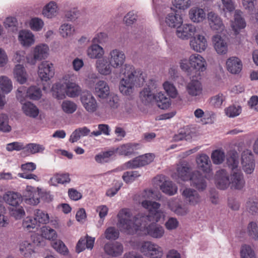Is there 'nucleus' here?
<instances>
[{
	"mask_svg": "<svg viewBox=\"0 0 258 258\" xmlns=\"http://www.w3.org/2000/svg\"><path fill=\"white\" fill-rule=\"evenodd\" d=\"M117 226L121 231L148 235L156 239H160L165 234V229L162 226L156 223L148 225V216H144L142 214L133 216L128 209H121L117 214Z\"/></svg>",
	"mask_w": 258,
	"mask_h": 258,
	"instance_id": "nucleus-1",
	"label": "nucleus"
},
{
	"mask_svg": "<svg viewBox=\"0 0 258 258\" xmlns=\"http://www.w3.org/2000/svg\"><path fill=\"white\" fill-rule=\"evenodd\" d=\"M77 75L73 72H69L64 74L62 78V84L55 83L52 90L53 96L58 100L64 99L67 96L74 98L78 97L82 89L76 82Z\"/></svg>",
	"mask_w": 258,
	"mask_h": 258,
	"instance_id": "nucleus-2",
	"label": "nucleus"
},
{
	"mask_svg": "<svg viewBox=\"0 0 258 258\" xmlns=\"http://www.w3.org/2000/svg\"><path fill=\"white\" fill-rule=\"evenodd\" d=\"M143 80L141 72L136 69L131 65H125L123 76L121 79L119 90L120 92L125 95H128L132 93L133 88L137 81L139 82Z\"/></svg>",
	"mask_w": 258,
	"mask_h": 258,
	"instance_id": "nucleus-3",
	"label": "nucleus"
},
{
	"mask_svg": "<svg viewBox=\"0 0 258 258\" xmlns=\"http://www.w3.org/2000/svg\"><path fill=\"white\" fill-rule=\"evenodd\" d=\"M152 191L145 190L140 196V202L142 207L148 210L149 212L150 215H148L149 219L147 220V222L151 221V218H152L156 222H158L161 219H164L165 214L164 211L159 209L161 206L159 203L148 200L152 198ZM143 216H146L145 215Z\"/></svg>",
	"mask_w": 258,
	"mask_h": 258,
	"instance_id": "nucleus-4",
	"label": "nucleus"
},
{
	"mask_svg": "<svg viewBox=\"0 0 258 258\" xmlns=\"http://www.w3.org/2000/svg\"><path fill=\"white\" fill-rule=\"evenodd\" d=\"M137 249L144 255L151 258H161L163 254L162 248L150 241L140 242L137 245Z\"/></svg>",
	"mask_w": 258,
	"mask_h": 258,
	"instance_id": "nucleus-5",
	"label": "nucleus"
},
{
	"mask_svg": "<svg viewBox=\"0 0 258 258\" xmlns=\"http://www.w3.org/2000/svg\"><path fill=\"white\" fill-rule=\"evenodd\" d=\"M49 54V47L45 43H40L31 49L30 54L26 57V61L31 65H35L37 61H41L47 58Z\"/></svg>",
	"mask_w": 258,
	"mask_h": 258,
	"instance_id": "nucleus-6",
	"label": "nucleus"
},
{
	"mask_svg": "<svg viewBox=\"0 0 258 258\" xmlns=\"http://www.w3.org/2000/svg\"><path fill=\"white\" fill-rule=\"evenodd\" d=\"M42 192V188L27 185L23 193L22 200L25 204L31 206H36L40 202L39 195Z\"/></svg>",
	"mask_w": 258,
	"mask_h": 258,
	"instance_id": "nucleus-7",
	"label": "nucleus"
},
{
	"mask_svg": "<svg viewBox=\"0 0 258 258\" xmlns=\"http://www.w3.org/2000/svg\"><path fill=\"white\" fill-rule=\"evenodd\" d=\"M241 165L243 171L246 174H252L255 169V160L252 152L248 149L241 153Z\"/></svg>",
	"mask_w": 258,
	"mask_h": 258,
	"instance_id": "nucleus-8",
	"label": "nucleus"
},
{
	"mask_svg": "<svg viewBox=\"0 0 258 258\" xmlns=\"http://www.w3.org/2000/svg\"><path fill=\"white\" fill-rule=\"evenodd\" d=\"M187 94L195 100L201 99L204 95V88L201 82L197 79L191 80L186 85Z\"/></svg>",
	"mask_w": 258,
	"mask_h": 258,
	"instance_id": "nucleus-9",
	"label": "nucleus"
},
{
	"mask_svg": "<svg viewBox=\"0 0 258 258\" xmlns=\"http://www.w3.org/2000/svg\"><path fill=\"white\" fill-rule=\"evenodd\" d=\"M16 96L20 102H22L26 97L32 100H37L41 96V91L34 86L30 87L27 91L24 87H21L17 90Z\"/></svg>",
	"mask_w": 258,
	"mask_h": 258,
	"instance_id": "nucleus-10",
	"label": "nucleus"
},
{
	"mask_svg": "<svg viewBox=\"0 0 258 258\" xmlns=\"http://www.w3.org/2000/svg\"><path fill=\"white\" fill-rule=\"evenodd\" d=\"M190 67L196 73V76L200 77L202 73L207 69V62L206 59L200 54L194 53L189 56Z\"/></svg>",
	"mask_w": 258,
	"mask_h": 258,
	"instance_id": "nucleus-11",
	"label": "nucleus"
},
{
	"mask_svg": "<svg viewBox=\"0 0 258 258\" xmlns=\"http://www.w3.org/2000/svg\"><path fill=\"white\" fill-rule=\"evenodd\" d=\"M212 44L216 53L220 55H225L228 52V41L224 36L217 34L212 36Z\"/></svg>",
	"mask_w": 258,
	"mask_h": 258,
	"instance_id": "nucleus-12",
	"label": "nucleus"
},
{
	"mask_svg": "<svg viewBox=\"0 0 258 258\" xmlns=\"http://www.w3.org/2000/svg\"><path fill=\"white\" fill-rule=\"evenodd\" d=\"M37 73L42 81L47 82L54 75V68L52 63L48 61H43L38 66Z\"/></svg>",
	"mask_w": 258,
	"mask_h": 258,
	"instance_id": "nucleus-13",
	"label": "nucleus"
},
{
	"mask_svg": "<svg viewBox=\"0 0 258 258\" xmlns=\"http://www.w3.org/2000/svg\"><path fill=\"white\" fill-rule=\"evenodd\" d=\"M189 45L192 50L198 53L205 51L208 46L207 39L203 34L194 35L190 39Z\"/></svg>",
	"mask_w": 258,
	"mask_h": 258,
	"instance_id": "nucleus-14",
	"label": "nucleus"
},
{
	"mask_svg": "<svg viewBox=\"0 0 258 258\" xmlns=\"http://www.w3.org/2000/svg\"><path fill=\"white\" fill-rule=\"evenodd\" d=\"M113 69L121 68L125 61V55L123 51L118 48L110 50L107 57Z\"/></svg>",
	"mask_w": 258,
	"mask_h": 258,
	"instance_id": "nucleus-15",
	"label": "nucleus"
},
{
	"mask_svg": "<svg viewBox=\"0 0 258 258\" xmlns=\"http://www.w3.org/2000/svg\"><path fill=\"white\" fill-rule=\"evenodd\" d=\"M197 32V27L191 23L182 24L176 30V36L182 40H187L195 35Z\"/></svg>",
	"mask_w": 258,
	"mask_h": 258,
	"instance_id": "nucleus-16",
	"label": "nucleus"
},
{
	"mask_svg": "<svg viewBox=\"0 0 258 258\" xmlns=\"http://www.w3.org/2000/svg\"><path fill=\"white\" fill-rule=\"evenodd\" d=\"M215 183L216 186L221 189H225L230 185V179L228 172L223 169H220L216 172Z\"/></svg>",
	"mask_w": 258,
	"mask_h": 258,
	"instance_id": "nucleus-17",
	"label": "nucleus"
},
{
	"mask_svg": "<svg viewBox=\"0 0 258 258\" xmlns=\"http://www.w3.org/2000/svg\"><path fill=\"white\" fill-rule=\"evenodd\" d=\"M95 67L98 73L102 76H108L112 74L113 66L106 56L97 59Z\"/></svg>",
	"mask_w": 258,
	"mask_h": 258,
	"instance_id": "nucleus-18",
	"label": "nucleus"
},
{
	"mask_svg": "<svg viewBox=\"0 0 258 258\" xmlns=\"http://www.w3.org/2000/svg\"><path fill=\"white\" fill-rule=\"evenodd\" d=\"M190 167L187 162L181 163L177 165L175 171L172 174L173 179L179 181H187L189 180L191 174H189Z\"/></svg>",
	"mask_w": 258,
	"mask_h": 258,
	"instance_id": "nucleus-19",
	"label": "nucleus"
},
{
	"mask_svg": "<svg viewBox=\"0 0 258 258\" xmlns=\"http://www.w3.org/2000/svg\"><path fill=\"white\" fill-rule=\"evenodd\" d=\"M81 101L83 107L88 112L93 113L98 108L97 102L90 92L84 93L81 97Z\"/></svg>",
	"mask_w": 258,
	"mask_h": 258,
	"instance_id": "nucleus-20",
	"label": "nucleus"
},
{
	"mask_svg": "<svg viewBox=\"0 0 258 258\" xmlns=\"http://www.w3.org/2000/svg\"><path fill=\"white\" fill-rule=\"evenodd\" d=\"M230 26L236 34H238L242 29L245 28L246 23L240 10L234 11L233 18L230 21Z\"/></svg>",
	"mask_w": 258,
	"mask_h": 258,
	"instance_id": "nucleus-21",
	"label": "nucleus"
},
{
	"mask_svg": "<svg viewBox=\"0 0 258 258\" xmlns=\"http://www.w3.org/2000/svg\"><path fill=\"white\" fill-rule=\"evenodd\" d=\"M18 40L24 47H29L33 45L36 41L34 34L29 30H20L18 35Z\"/></svg>",
	"mask_w": 258,
	"mask_h": 258,
	"instance_id": "nucleus-22",
	"label": "nucleus"
},
{
	"mask_svg": "<svg viewBox=\"0 0 258 258\" xmlns=\"http://www.w3.org/2000/svg\"><path fill=\"white\" fill-rule=\"evenodd\" d=\"M94 93L100 99L104 100L108 98L111 93L107 83L104 80L98 81L95 85Z\"/></svg>",
	"mask_w": 258,
	"mask_h": 258,
	"instance_id": "nucleus-23",
	"label": "nucleus"
},
{
	"mask_svg": "<svg viewBox=\"0 0 258 258\" xmlns=\"http://www.w3.org/2000/svg\"><path fill=\"white\" fill-rule=\"evenodd\" d=\"M190 185L195 187L199 191H204L207 186L205 177L198 171H195L191 174L189 180Z\"/></svg>",
	"mask_w": 258,
	"mask_h": 258,
	"instance_id": "nucleus-24",
	"label": "nucleus"
},
{
	"mask_svg": "<svg viewBox=\"0 0 258 258\" xmlns=\"http://www.w3.org/2000/svg\"><path fill=\"white\" fill-rule=\"evenodd\" d=\"M225 64L228 72L234 75L239 74L243 67L241 60L236 56H231L228 58Z\"/></svg>",
	"mask_w": 258,
	"mask_h": 258,
	"instance_id": "nucleus-25",
	"label": "nucleus"
},
{
	"mask_svg": "<svg viewBox=\"0 0 258 258\" xmlns=\"http://www.w3.org/2000/svg\"><path fill=\"white\" fill-rule=\"evenodd\" d=\"M59 8L54 1H50L42 8L41 14L45 18L52 19L56 17L59 14Z\"/></svg>",
	"mask_w": 258,
	"mask_h": 258,
	"instance_id": "nucleus-26",
	"label": "nucleus"
},
{
	"mask_svg": "<svg viewBox=\"0 0 258 258\" xmlns=\"http://www.w3.org/2000/svg\"><path fill=\"white\" fill-rule=\"evenodd\" d=\"M189 20L193 23H202L206 18V13L204 9L195 6L189 9L188 13Z\"/></svg>",
	"mask_w": 258,
	"mask_h": 258,
	"instance_id": "nucleus-27",
	"label": "nucleus"
},
{
	"mask_svg": "<svg viewBox=\"0 0 258 258\" xmlns=\"http://www.w3.org/2000/svg\"><path fill=\"white\" fill-rule=\"evenodd\" d=\"M207 18L209 26L212 30L222 31L224 30L222 20L217 14L210 12L207 14Z\"/></svg>",
	"mask_w": 258,
	"mask_h": 258,
	"instance_id": "nucleus-28",
	"label": "nucleus"
},
{
	"mask_svg": "<svg viewBox=\"0 0 258 258\" xmlns=\"http://www.w3.org/2000/svg\"><path fill=\"white\" fill-rule=\"evenodd\" d=\"M197 167L204 173L212 171V165L209 156L205 154L198 155L196 159Z\"/></svg>",
	"mask_w": 258,
	"mask_h": 258,
	"instance_id": "nucleus-29",
	"label": "nucleus"
},
{
	"mask_svg": "<svg viewBox=\"0 0 258 258\" xmlns=\"http://www.w3.org/2000/svg\"><path fill=\"white\" fill-rule=\"evenodd\" d=\"M166 25L171 28H175L176 30L181 26L183 23V18L181 15L176 12H172L167 14L165 18Z\"/></svg>",
	"mask_w": 258,
	"mask_h": 258,
	"instance_id": "nucleus-30",
	"label": "nucleus"
},
{
	"mask_svg": "<svg viewBox=\"0 0 258 258\" xmlns=\"http://www.w3.org/2000/svg\"><path fill=\"white\" fill-rule=\"evenodd\" d=\"M182 196L189 205L196 206L201 202V198L198 191L190 188H186L183 190Z\"/></svg>",
	"mask_w": 258,
	"mask_h": 258,
	"instance_id": "nucleus-31",
	"label": "nucleus"
},
{
	"mask_svg": "<svg viewBox=\"0 0 258 258\" xmlns=\"http://www.w3.org/2000/svg\"><path fill=\"white\" fill-rule=\"evenodd\" d=\"M243 174L240 170L233 171L230 176V185L236 189H241L245 186Z\"/></svg>",
	"mask_w": 258,
	"mask_h": 258,
	"instance_id": "nucleus-32",
	"label": "nucleus"
},
{
	"mask_svg": "<svg viewBox=\"0 0 258 258\" xmlns=\"http://www.w3.org/2000/svg\"><path fill=\"white\" fill-rule=\"evenodd\" d=\"M5 202L11 207L18 206L22 200V195L14 191H8L3 196Z\"/></svg>",
	"mask_w": 258,
	"mask_h": 258,
	"instance_id": "nucleus-33",
	"label": "nucleus"
},
{
	"mask_svg": "<svg viewBox=\"0 0 258 258\" xmlns=\"http://www.w3.org/2000/svg\"><path fill=\"white\" fill-rule=\"evenodd\" d=\"M19 250L20 254L25 258H30L35 252L34 244L26 240H22L19 242Z\"/></svg>",
	"mask_w": 258,
	"mask_h": 258,
	"instance_id": "nucleus-34",
	"label": "nucleus"
},
{
	"mask_svg": "<svg viewBox=\"0 0 258 258\" xmlns=\"http://www.w3.org/2000/svg\"><path fill=\"white\" fill-rule=\"evenodd\" d=\"M167 206L171 211L179 216L185 215L189 211L187 206L179 204L176 199H172L169 200Z\"/></svg>",
	"mask_w": 258,
	"mask_h": 258,
	"instance_id": "nucleus-35",
	"label": "nucleus"
},
{
	"mask_svg": "<svg viewBox=\"0 0 258 258\" xmlns=\"http://www.w3.org/2000/svg\"><path fill=\"white\" fill-rule=\"evenodd\" d=\"M140 148V146L138 144L127 143L118 146L116 151L120 155L129 156L133 155Z\"/></svg>",
	"mask_w": 258,
	"mask_h": 258,
	"instance_id": "nucleus-36",
	"label": "nucleus"
},
{
	"mask_svg": "<svg viewBox=\"0 0 258 258\" xmlns=\"http://www.w3.org/2000/svg\"><path fill=\"white\" fill-rule=\"evenodd\" d=\"M86 53L88 57L90 59H99L103 57L105 54V50L104 49L98 44L93 43L87 48Z\"/></svg>",
	"mask_w": 258,
	"mask_h": 258,
	"instance_id": "nucleus-37",
	"label": "nucleus"
},
{
	"mask_svg": "<svg viewBox=\"0 0 258 258\" xmlns=\"http://www.w3.org/2000/svg\"><path fill=\"white\" fill-rule=\"evenodd\" d=\"M104 249L107 254L116 257L121 254L123 252V246L117 242H108L105 244Z\"/></svg>",
	"mask_w": 258,
	"mask_h": 258,
	"instance_id": "nucleus-38",
	"label": "nucleus"
},
{
	"mask_svg": "<svg viewBox=\"0 0 258 258\" xmlns=\"http://www.w3.org/2000/svg\"><path fill=\"white\" fill-rule=\"evenodd\" d=\"M95 240L94 237L88 235L85 238H81L77 244L76 251L80 253L85 249L86 248L92 249L94 246Z\"/></svg>",
	"mask_w": 258,
	"mask_h": 258,
	"instance_id": "nucleus-39",
	"label": "nucleus"
},
{
	"mask_svg": "<svg viewBox=\"0 0 258 258\" xmlns=\"http://www.w3.org/2000/svg\"><path fill=\"white\" fill-rule=\"evenodd\" d=\"M144 162L143 155H142L126 162L115 170H119L121 171L127 169L136 168L143 166L146 165V164H144Z\"/></svg>",
	"mask_w": 258,
	"mask_h": 258,
	"instance_id": "nucleus-40",
	"label": "nucleus"
},
{
	"mask_svg": "<svg viewBox=\"0 0 258 258\" xmlns=\"http://www.w3.org/2000/svg\"><path fill=\"white\" fill-rule=\"evenodd\" d=\"M14 76L16 81L20 84H23L26 82L28 74L22 64H17L14 69Z\"/></svg>",
	"mask_w": 258,
	"mask_h": 258,
	"instance_id": "nucleus-41",
	"label": "nucleus"
},
{
	"mask_svg": "<svg viewBox=\"0 0 258 258\" xmlns=\"http://www.w3.org/2000/svg\"><path fill=\"white\" fill-rule=\"evenodd\" d=\"M22 109L26 116L32 118H36L39 113V110L37 107L30 102L23 103Z\"/></svg>",
	"mask_w": 258,
	"mask_h": 258,
	"instance_id": "nucleus-42",
	"label": "nucleus"
},
{
	"mask_svg": "<svg viewBox=\"0 0 258 258\" xmlns=\"http://www.w3.org/2000/svg\"><path fill=\"white\" fill-rule=\"evenodd\" d=\"M157 105L162 109H166L170 105V99L167 97L162 92H158L155 95V99Z\"/></svg>",
	"mask_w": 258,
	"mask_h": 258,
	"instance_id": "nucleus-43",
	"label": "nucleus"
},
{
	"mask_svg": "<svg viewBox=\"0 0 258 258\" xmlns=\"http://www.w3.org/2000/svg\"><path fill=\"white\" fill-rule=\"evenodd\" d=\"M160 187L164 193L169 196L175 195L177 192L178 189L177 186L169 180H164L160 185Z\"/></svg>",
	"mask_w": 258,
	"mask_h": 258,
	"instance_id": "nucleus-44",
	"label": "nucleus"
},
{
	"mask_svg": "<svg viewBox=\"0 0 258 258\" xmlns=\"http://www.w3.org/2000/svg\"><path fill=\"white\" fill-rule=\"evenodd\" d=\"M34 217L38 226H39L40 224H46L49 222L48 214L45 212L39 209H36L34 211Z\"/></svg>",
	"mask_w": 258,
	"mask_h": 258,
	"instance_id": "nucleus-45",
	"label": "nucleus"
},
{
	"mask_svg": "<svg viewBox=\"0 0 258 258\" xmlns=\"http://www.w3.org/2000/svg\"><path fill=\"white\" fill-rule=\"evenodd\" d=\"M70 181L69 174H56L50 179L49 183L51 185L56 186L57 184L68 183Z\"/></svg>",
	"mask_w": 258,
	"mask_h": 258,
	"instance_id": "nucleus-46",
	"label": "nucleus"
},
{
	"mask_svg": "<svg viewBox=\"0 0 258 258\" xmlns=\"http://www.w3.org/2000/svg\"><path fill=\"white\" fill-rule=\"evenodd\" d=\"M75 29L74 26L68 23L61 25L59 28V34L64 38L71 37L75 33Z\"/></svg>",
	"mask_w": 258,
	"mask_h": 258,
	"instance_id": "nucleus-47",
	"label": "nucleus"
},
{
	"mask_svg": "<svg viewBox=\"0 0 258 258\" xmlns=\"http://www.w3.org/2000/svg\"><path fill=\"white\" fill-rule=\"evenodd\" d=\"M0 89L4 93H9L13 89L11 80L6 76H0Z\"/></svg>",
	"mask_w": 258,
	"mask_h": 258,
	"instance_id": "nucleus-48",
	"label": "nucleus"
},
{
	"mask_svg": "<svg viewBox=\"0 0 258 258\" xmlns=\"http://www.w3.org/2000/svg\"><path fill=\"white\" fill-rule=\"evenodd\" d=\"M163 89L167 95L172 98H176L178 96V91L175 86L171 82L166 81L162 84Z\"/></svg>",
	"mask_w": 258,
	"mask_h": 258,
	"instance_id": "nucleus-49",
	"label": "nucleus"
},
{
	"mask_svg": "<svg viewBox=\"0 0 258 258\" xmlns=\"http://www.w3.org/2000/svg\"><path fill=\"white\" fill-rule=\"evenodd\" d=\"M44 26L43 20L39 17L32 18L29 22V27L33 31H40Z\"/></svg>",
	"mask_w": 258,
	"mask_h": 258,
	"instance_id": "nucleus-50",
	"label": "nucleus"
},
{
	"mask_svg": "<svg viewBox=\"0 0 258 258\" xmlns=\"http://www.w3.org/2000/svg\"><path fill=\"white\" fill-rule=\"evenodd\" d=\"M77 104L73 101L66 100L62 102L61 108L62 110L67 114H72L77 109Z\"/></svg>",
	"mask_w": 258,
	"mask_h": 258,
	"instance_id": "nucleus-51",
	"label": "nucleus"
},
{
	"mask_svg": "<svg viewBox=\"0 0 258 258\" xmlns=\"http://www.w3.org/2000/svg\"><path fill=\"white\" fill-rule=\"evenodd\" d=\"M211 157L213 164L219 165L225 160V154L223 150L217 149L212 152Z\"/></svg>",
	"mask_w": 258,
	"mask_h": 258,
	"instance_id": "nucleus-52",
	"label": "nucleus"
},
{
	"mask_svg": "<svg viewBox=\"0 0 258 258\" xmlns=\"http://www.w3.org/2000/svg\"><path fill=\"white\" fill-rule=\"evenodd\" d=\"M240 255L241 258H256V254L254 249L247 244H243L241 246Z\"/></svg>",
	"mask_w": 258,
	"mask_h": 258,
	"instance_id": "nucleus-53",
	"label": "nucleus"
},
{
	"mask_svg": "<svg viewBox=\"0 0 258 258\" xmlns=\"http://www.w3.org/2000/svg\"><path fill=\"white\" fill-rule=\"evenodd\" d=\"M11 216L16 220H20L25 216V211L24 208L20 206H14L9 208Z\"/></svg>",
	"mask_w": 258,
	"mask_h": 258,
	"instance_id": "nucleus-54",
	"label": "nucleus"
},
{
	"mask_svg": "<svg viewBox=\"0 0 258 258\" xmlns=\"http://www.w3.org/2000/svg\"><path fill=\"white\" fill-rule=\"evenodd\" d=\"M45 150L44 146L36 143H29L25 146L24 151L34 154L37 153H43Z\"/></svg>",
	"mask_w": 258,
	"mask_h": 258,
	"instance_id": "nucleus-55",
	"label": "nucleus"
},
{
	"mask_svg": "<svg viewBox=\"0 0 258 258\" xmlns=\"http://www.w3.org/2000/svg\"><path fill=\"white\" fill-rule=\"evenodd\" d=\"M41 235L42 237L52 241H54L57 236V233L54 229L46 226L41 228Z\"/></svg>",
	"mask_w": 258,
	"mask_h": 258,
	"instance_id": "nucleus-56",
	"label": "nucleus"
},
{
	"mask_svg": "<svg viewBox=\"0 0 258 258\" xmlns=\"http://www.w3.org/2000/svg\"><path fill=\"white\" fill-rule=\"evenodd\" d=\"M227 164L229 168L233 171L237 170L236 169L238 167L239 160L238 155L236 152L231 153L230 156L227 158Z\"/></svg>",
	"mask_w": 258,
	"mask_h": 258,
	"instance_id": "nucleus-57",
	"label": "nucleus"
},
{
	"mask_svg": "<svg viewBox=\"0 0 258 258\" xmlns=\"http://www.w3.org/2000/svg\"><path fill=\"white\" fill-rule=\"evenodd\" d=\"M98 130L91 133L90 136L98 137L101 135L109 136L110 128L108 125L106 124H99L97 126Z\"/></svg>",
	"mask_w": 258,
	"mask_h": 258,
	"instance_id": "nucleus-58",
	"label": "nucleus"
},
{
	"mask_svg": "<svg viewBox=\"0 0 258 258\" xmlns=\"http://www.w3.org/2000/svg\"><path fill=\"white\" fill-rule=\"evenodd\" d=\"M241 107L239 105H232L224 109L225 114L229 117H235L241 112Z\"/></svg>",
	"mask_w": 258,
	"mask_h": 258,
	"instance_id": "nucleus-59",
	"label": "nucleus"
},
{
	"mask_svg": "<svg viewBox=\"0 0 258 258\" xmlns=\"http://www.w3.org/2000/svg\"><path fill=\"white\" fill-rule=\"evenodd\" d=\"M22 226L26 230L32 231L34 229L37 228L38 225L34 217L33 218L30 216H27L23 220Z\"/></svg>",
	"mask_w": 258,
	"mask_h": 258,
	"instance_id": "nucleus-60",
	"label": "nucleus"
},
{
	"mask_svg": "<svg viewBox=\"0 0 258 258\" xmlns=\"http://www.w3.org/2000/svg\"><path fill=\"white\" fill-rule=\"evenodd\" d=\"M172 4L176 9L184 11L190 7L191 2V0H173Z\"/></svg>",
	"mask_w": 258,
	"mask_h": 258,
	"instance_id": "nucleus-61",
	"label": "nucleus"
},
{
	"mask_svg": "<svg viewBox=\"0 0 258 258\" xmlns=\"http://www.w3.org/2000/svg\"><path fill=\"white\" fill-rule=\"evenodd\" d=\"M96 211L98 213L100 220L99 221L97 227H101L103 223V220L108 212V208L106 205H100L96 208Z\"/></svg>",
	"mask_w": 258,
	"mask_h": 258,
	"instance_id": "nucleus-62",
	"label": "nucleus"
},
{
	"mask_svg": "<svg viewBox=\"0 0 258 258\" xmlns=\"http://www.w3.org/2000/svg\"><path fill=\"white\" fill-rule=\"evenodd\" d=\"M225 96L222 94L219 93L210 99V104L215 108L221 107L223 102L225 100Z\"/></svg>",
	"mask_w": 258,
	"mask_h": 258,
	"instance_id": "nucleus-63",
	"label": "nucleus"
},
{
	"mask_svg": "<svg viewBox=\"0 0 258 258\" xmlns=\"http://www.w3.org/2000/svg\"><path fill=\"white\" fill-rule=\"evenodd\" d=\"M52 247L58 252L65 255L68 253V249L64 243L60 240L53 241L51 243Z\"/></svg>",
	"mask_w": 258,
	"mask_h": 258,
	"instance_id": "nucleus-64",
	"label": "nucleus"
}]
</instances>
